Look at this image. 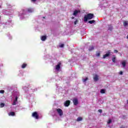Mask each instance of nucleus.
<instances>
[{
    "instance_id": "nucleus-1",
    "label": "nucleus",
    "mask_w": 128,
    "mask_h": 128,
    "mask_svg": "<svg viewBox=\"0 0 128 128\" xmlns=\"http://www.w3.org/2000/svg\"><path fill=\"white\" fill-rule=\"evenodd\" d=\"M94 15L92 14H88L84 16V22H88V20L94 18Z\"/></svg>"
},
{
    "instance_id": "nucleus-2",
    "label": "nucleus",
    "mask_w": 128,
    "mask_h": 128,
    "mask_svg": "<svg viewBox=\"0 0 128 128\" xmlns=\"http://www.w3.org/2000/svg\"><path fill=\"white\" fill-rule=\"evenodd\" d=\"M32 118H36V120H38L40 118V116L38 114V112H34L32 113Z\"/></svg>"
},
{
    "instance_id": "nucleus-3",
    "label": "nucleus",
    "mask_w": 128,
    "mask_h": 128,
    "mask_svg": "<svg viewBox=\"0 0 128 128\" xmlns=\"http://www.w3.org/2000/svg\"><path fill=\"white\" fill-rule=\"evenodd\" d=\"M56 112L60 116H63L64 112H62V109L58 108L56 109Z\"/></svg>"
},
{
    "instance_id": "nucleus-4",
    "label": "nucleus",
    "mask_w": 128,
    "mask_h": 128,
    "mask_svg": "<svg viewBox=\"0 0 128 128\" xmlns=\"http://www.w3.org/2000/svg\"><path fill=\"white\" fill-rule=\"evenodd\" d=\"M60 66H62V63L60 62H58V64H57L56 66V70H60Z\"/></svg>"
},
{
    "instance_id": "nucleus-5",
    "label": "nucleus",
    "mask_w": 128,
    "mask_h": 128,
    "mask_svg": "<svg viewBox=\"0 0 128 128\" xmlns=\"http://www.w3.org/2000/svg\"><path fill=\"white\" fill-rule=\"evenodd\" d=\"M73 103L74 106H78V98L73 99Z\"/></svg>"
},
{
    "instance_id": "nucleus-6",
    "label": "nucleus",
    "mask_w": 128,
    "mask_h": 128,
    "mask_svg": "<svg viewBox=\"0 0 128 128\" xmlns=\"http://www.w3.org/2000/svg\"><path fill=\"white\" fill-rule=\"evenodd\" d=\"M70 104V100H68L64 102V106H68Z\"/></svg>"
},
{
    "instance_id": "nucleus-7",
    "label": "nucleus",
    "mask_w": 128,
    "mask_h": 128,
    "mask_svg": "<svg viewBox=\"0 0 128 128\" xmlns=\"http://www.w3.org/2000/svg\"><path fill=\"white\" fill-rule=\"evenodd\" d=\"M109 56H110V50H108V53L103 56V58H108Z\"/></svg>"
},
{
    "instance_id": "nucleus-8",
    "label": "nucleus",
    "mask_w": 128,
    "mask_h": 128,
    "mask_svg": "<svg viewBox=\"0 0 128 128\" xmlns=\"http://www.w3.org/2000/svg\"><path fill=\"white\" fill-rule=\"evenodd\" d=\"M114 30V27L112 26V24L108 25V30H110V32H112Z\"/></svg>"
},
{
    "instance_id": "nucleus-9",
    "label": "nucleus",
    "mask_w": 128,
    "mask_h": 128,
    "mask_svg": "<svg viewBox=\"0 0 128 128\" xmlns=\"http://www.w3.org/2000/svg\"><path fill=\"white\" fill-rule=\"evenodd\" d=\"M93 78L94 82H98V74H95Z\"/></svg>"
},
{
    "instance_id": "nucleus-10",
    "label": "nucleus",
    "mask_w": 128,
    "mask_h": 128,
    "mask_svg": "<svg viewBox=\"0 0 128 128\" xmlns=\"http://www.w3.org/2000/svg\"><path fill=\"white\" fill-rule=\"evenodd\" d=\"M41 40L42 41V42H44V40H46V36H42L41 38Z\"/></svg>"
},
{
    "instance_id": "nucleus-11",
    "label": "nucleus",
    "mask_w": 128,
    "mask_h": 128,
    "mask_svg": "<svg viewBox=\"0 0 128 128\" xmlns=\"http://www.w3.org/2000/svg\"><path fill=\"white\" fill-rule=\"evenodd\" d=\"M78 12H80V10H75L73 13V16H76Z\"/></svg>"
},
{
    "instance_id": "nucleus-12",
    "label": "nucleus",
    "mask_w": 128,
    "mask_h": 128,
    "mask_svg": "<svg viewBox=\"0 0 128 128\" xmlns=\"http://www.w3.org/2000/svg\"><path fill=\"white\" fill-rule=\"evenodd\" d=\"M8 116H16V113L14 112H11L8 114Z\"/></svg>"
},
{
    "instance_id": "nucleus-13",
    "label": "nucleus",
    "mask_w": 128,
    "mask_h": 128,
    "mask_svg": "<svg viewBox=\"0 0 128 128\" xmlns=\"http://www.w3.org/2000/svg\"><path fill=\"white\" fill-rule=\"evenodd\" d=\"M26 66H28V64H26V63H24L22 66V68H26Z\"/></svg>"
},
{
    "instance_id": "nucleus-14",
    "label": "nucleus",
    "mask_w": 128,
    "mask_h": 128,
    "mask_svg": "<svg viewBox=\"0 0 128 128\" xmlns=\"http://www.w3.org/2000/svg\"><path fill=\"white\" fill-rule=\"evenodd\" d=\"M116 56L113 55V58H112V62L114 63H116Z\"/></svg>"
},
{
    "instance_id": "nucleus-15",
    "label": "nucleus",
    "mask_w": 128,
    "mask_h": 128,
    "mask_svg": "<svg viewBox=\"0 0 128 128\" xmlns=\"http://www.w3.org/2000/svg\"><path fill=\"white\" fill-rule=\"evenodd\" d=\"M88 22L89 24H94V22H96V20H90Z\"/></svg>"
},
{
    "instance_id": "nucleus-16",
    "label": "nucleus",
    "mask_w": 128,
    "mask_h": 128,
    "mask_svg": "<svg viewBox=\"0 0 128 128\" xmlns=\"http://www.w3.org/2000/svg\"><path fill=\"white\" fill-rule=\"evenodd\" d=\"M100 94H106V90L102 89L100 91Z\"/></svg>"
},
{
    "instance_id": "nucleus-17",
    "label": "nucleus",
    "mask_w": 128,
    "mask_h": 128,
    "mask_svg": "<svg viewBox=\"0 0 128 128\" xmlns=\"http://www.w3.org/2000/svg\"><path fill=\"white\" fill-rule=\"evenodd\" d=\"M82 120V117H78V118H77V122H80Z\"/></svg>"
},
{
    "instance_id": "nucleus-18",
    "label": "nucleus",
    "mask_w": 128,
    "mask_h": 128,
    "mask_svg": "<svg viewBox=\"0 0 128 128\" xmlns=\"http://www.w3.org/2000/svg\"><path fill=\"white\" fill-rule=\"evenodd\" d=\"M122 66H124V68H126V62L124 61L122 62Z\"/></svg>"
},
{
    "instance_id": "nucleus-19",
    "label": "nucleus",
    "mask_w": 128,
    "mask_h": 128,
    "mask_svg": "<svg viewBox=\"0 0 128 128\" xmlns=\"http://www.w3.org/2000/svg\"><path fill=\"white\" fill-rule=\"evenodd\" d=\"M123 24L124 26H128V21H125L124 22Z\"/></svg>"
},
{
    "instance_id": "nucleus-20",
    "label": "nucleus",
    "mask_w": 128,
    "mask_h": 128,
    "mask_svg": "<svg viewBox=\"0 0 128 128\" xmlns=\"http://www.w3.org/2000/svg\"><path fill=\"white\" fill-rule=\"evenodd\" d=\"M94 49V46H90L89 48V52H91Z\"/></svg>"
},
{
    "instance_id": "nucleus-21",
    "label": "nucleus",
    "mask_w": 128,
    "mask_h": 128,
    "mask_svg": "<svg viewBox=\"0 0 128 128\" xmlns=\"http://www.w3.org/2000/svg\"><path fill=\"white\" fill-rule=\"evenodd\" d=\"M88 80V78L86 77L85 79H82V82H86Z\"/></svg>"
},
{
    "instance_id": "nucleus-22",
    "label": "nucleus",
    "mask_w": 128,
    "mask_h": 128,
    "mask_svg": "<svg viewBox=\"0 0 128 128\" xmlns=\"http://www.w3.org/2000/svg\"><path fill=\"white\" fill-rule=\"evenodd\" d=\"M28 12H32V8H28Z\"/></svg>"
},
{
    "instance_id": "nucleus-23",
    "label": "nucleus",
    "mask_w": 128,
    "mask_h": 128,
    "mask_svg": "<svg viewBox=\"0 0 128 128\" xmlns=\"http://www.w3.org/2000/svg\"><path fill=\"white\" fill-rule=\"evenodd\" d=\"M59 46H60V48H64V44H62L59 45Z\"/></svg>"
},
{
    "instance_id": "nucleus-24",
    "label": "nucleus",
    "mask_w": 128,
    "mask_h": 128,
    "mask_svg": "<svg viewBox=\"0 0 128 128\" xmlns=\"http://www.w3.org/2000/svg\"><path fill=\"white\" fill-rule=\"evenodd\" d=\"M0 106L1 108H4V103H1V104H0Z\"/></svg>"
},
{
    "instance_id": "nucleus-25",
    "label": "nucleus",
    "mask_w": 128,
    "mask_h": 128,
    "mask_svg": "<svg viewBox=\"0 0 128 128\" xmlns=\"http://www.w3.org/2000/svg\"><path fill=\"white\" fill-rule=\"evenodd\" d=\"M112 122V120L110 119L108 122H107L108 124H111Z\"/></svg>"
},
{
    "instance_id": "nucleus-26",
    "label": "nucleus",
    "mask_w": 128,
    "mask_h": 128,
    "mask_svg": "<svg viewBox=\"0 0 128 128\" xmlns=\"http://www.w3.org/2000/svg\"><path fill=\"white\" fill-rule=\"evenodd\" d=\"M96 56H100V53L98 52L96 54Z\"/></svg>"
},
{
    "instance_id": "nucleus-27",
    "label": "nucleus",
    "mask_w": 128,
    "mask_h": 128,
    "mask_svg": "<svg viewBox=\"0 0 128 128\" xmlns=\"http://www.w3.org/2000/svg\"><path fill=\"white\" fill-rule=\"evenodd\" d=\"M0 94H4V90H0Z\"/></svg>"
},
{
    "instance_id": "nucleus-28",
    "label": "nucleus",
    "mask_w": 128,
    "mask_h": 128,
    "mask_svg": "<svg viewBox=\"0 0 128 128\" xmlns=\"http://www.w3.org/2000/svg\"><path fill=\"white\" fill-rule=\"evenodd\" d=\"M18 98L16 96L14 100V102H18Z\"/></svg>"
},
{
    "instance_id": "nucleus-29",
    "label": "nucleus",
    "mask_w": 128,
    "mask_h": 128,
    "mask_svg": "<svg viewBox=\"0 0 128 128\" xmlns=\"http://www.w3.org/2000/svg\"><path fill=\"white\" fill-rule=\"evenodd\" d=\"M16 102L14 101V102L12 103V105L13 106H16Z\"/></svg>"
},
{
    "instance_id": "nucleus-30",
    "label": "nucleus",
    "mask_w": 128,
    "mask_h": 128,
    "mask_svg": "<svg viewBox=\"0 0 128 128\" xmlns=\"http://www.w3.org/2000/svg\"><path fill=\"white\" fill-rule=\"evenodd\" d=\"M118 50H114V54H118Z\"/></svg>"
},
{
    "instance_id": "nucleus-31",
    "label": "nucleus",
    "mask_w": 128,
    "mask_h": 128,
    "mask_svg": "<svg viewBox=\"0 0 128 128\" xmlns=\"http://www.w3.org/2000/svg\"><path fill=\"white\" fill-rule=\"evenodd\" d=\"M98 112H100V114H102V110H98Z\"/></svg>"
},
{
    "instance_id": "nucleus-32",
    "label": "nucleus",
    "mask_w": 128,
    "mask_h": 128,
    "mask_svg": "<svg viewBox=\"0 0 128 128\" xmlns=\"http://www.w3.org/2000/svg\"><path fill=\"white\" fill-rule=\"evenodd\" d=\"M78 20H76L74 22V24H78Z\"/></svg>"
},
{
    "instance_id": "nucleus-33",
    "label": "nucleus",
    "mask_w": 128,
    "mask_h": 128,
    "mask_svg": "<svg viewBox=\"0 0 128 128\" xmlns=\"http://www.w3.org/2000/svg\"><path fill=\"white\" fill-rule=\"evenodd\" d=\"M31 0L32 2H36V0Z\"/></svg>"
},
{
    "instance_id": "nucleus-34",
    "label": "nucleus",
    "mask_w": 128,
    "mask_h": 128,
    "mask_svg": "<svg viewBox=\"0 0 128 128\" xmlns=\"http://www.w3.org/2000/svg\"><path fill=\"white\" fill-rule=\"evenodd\" d=\"M120 74H122V72L120 71Z\"/></svg>"
},
{
    "instance_id": "nucleus-35",
    "label": "nucleus",
    "mask_w": 128,
    "mask_h": 128,
    "mask_svg": "<svg viewBox=\"0 0 128 128\" xmlns=\"http://www.w3.org/2000/svg\"><path fill=\"white\" fill-rule=\"evenodd\" d=\"M120 128H124V126H122L121 127H120Z\"/></svg>"
},
{
    "instance_id": "nucleus-36",
    "label": "nucleus",
    "mask_w": 128,
    "mask_h": 128,
    "mask_svg": "<svg viewBox=\"0 0 128 128\" xmlns=\"http://www.w3.org/2000/svg\"><path fill=\"white\" fill-rule=\"evenodd\" d=\"M74 17H72V19L74 20Z\"/></svg>"
},
{
    "instance_id": "nucleus-37",
    "label": "nucleus",
    "mask_w": 128,
    "mask_h": 128,
    "mask_svg": "<svg viewBox=\"0 0 128 128\" xmlns=\"http://www.w3.org/2000/svg\"><path fill=\"white\" fill-rule=\"evenodd\" d=\"M126 38H128V34L127 35Z\"/></svg>"
},
{
    "instance_id": "nucleus-38",
    "label": "nucleus",
    "mask_w": 128,
    "mask_h": 128,
    "mask_svg": "<svg viewBox=\"0 0 128 128\" xmlns=\"http://www.w3.org/2000/svg\"><path fill=\"white\" fill-rule=\"evenodd\" d=\"M43 18H44V17H43Z\"/></svg>"
}]
</instances>
